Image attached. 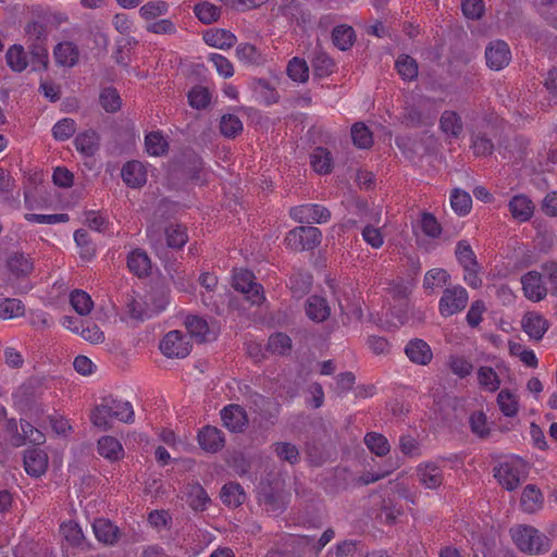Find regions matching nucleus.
<instances>
[{
	"mask_svg": "<svg viewBox=\"0 0 557 557\" xmlns=\"http://www.w3.org/2000/svg\"><path fill=\"white\" fill-rule=\"evenodd\" d=\"M95 426L107 431L111 428V420L124 423L134 421V410L129 401L107 396L95 407L90 414Z\"/></svg>",
	"mask_w": 557,
	"mask_h": 557,
	"instance_id": "f257e3e1",
	"label": "nucleus"
},
{
	"mask_svg": "<svg viewBox=\"0 0 557 557\" xmlns=\"http://www.w3.org/2000/svg\"><path fill=\"white\" fill-rule=\"evenodd\" d=\"M512 541L522 552L531 555L543 554L549 550V539L537 529L530 525H518L510 530Z\"/></svg>",
	"mask_w": 557,
	"mask_h": 557,
	"instance_id": "f03ea898",
	"label": "nucleus"
},
{
	"mask_svg": "<svg viewBox=\"0 0 557 557\" xmlns=\"http://www.w3.org/2000/svg\"><path fill=\"white\" fill-rule=\"evenodd\" d=\"M322 233L315 226H297L285 237L288 248L294 251L312 250L321 243Z\"/></svg>",
	"mask_w": 557,
	"mask_h": 557,
	"instance_id": "7ed1b4c3",
	"label": "nucleus"
},
{
	"mask_svg": "<svg viewBox=\"0 0 557 557\" xmlns=\"http://www.w3.org/2000/svg\"><path fill=\"white\" fill-rule=\"evenodd\" d=\"M245 389L244 396L249 408L258 414L261 421L274 424L278 416L280 405L260 393L251 391L248 386Z\"/></svg>",
	"mask_w": 557,
	"mask_h": 557,
	"instance_id": "20e7f679",
	"label": "nucleus"
},
{
	"mask_svg": "<svg viewBox=\"0 0 557 557\" xmlns=\"http://www.w3.org/2000/svg\"><path fill=\"white\" fill-rule=\"evenodd\" d=\"M255 275L248 270H240L233 276V287L245 294L252 305H260L264 300L263 287L256 283Z\"/></svg>",
	"mask_w": 557,
	"mask_h": 557,
	"instance_id": "39448f33",
	"label": "nucleus"
},
{
	"mask_svg": "<svg viewBox=\"0 0 557 557\" xmlns=\"http://www.w3.org/2000/svg\"><path fill=\"white\" fill-rule=\"evenodd\" d=\"M494 476L504 488L513 491L525 478L524 466L520 461L503 462L494 469Z\"/></svg>",
	"mask_w": 557,
	"mask_h": 557,
	"instance_id": "423d86ee",
	"label": "nucleus"
},
{
	"mask_svg": "<svg viewBox=\"0 0 557 557\" xmlns=\"http://www.w3.org/2000/svg\"><path fill=\"white\" fill-rule=\"evenodd\" d=\"M161 352L168 358H185L190 352V343L178 330L170 331L160 343Z\"/></svg>",
	"mask_w": 557,
	"mask_h": 557,
	"instance_id": "0eeeda50",
	"label": "nucleus"
},
{
	"mask_svg": "<svg viewBox=\"0 0 557 557\" xmlns=\"http://www.w3.org/2000/svg\"><path fill=\"white\" fill-rule=\"evenodd\" d=\"M468 302V293L462 286L446 288L440 299V312L444 317H450L463 310Z\"/></svg>",
	"mask_w": 557,
	"mask_h": 557,
	"instance_id": "6e6552de",
	"label": "nucleus"
},
{
	"mask_svg": "<svg viewBox=\"0 0 557 557\" xmlns=\"http://www.w3.org/2000/svg\"><path fill=\"white\" fill-rule=\"evenodd\" d=\"M486 64L490 69L499 71L511 60L509 46L503 40L492 41L485 49Z\"/></svg>",
	"mask_w": 557,
	"mask_h": 557,
	"instance_id": "1a4fd4ad",
	"label": "nucleus"
},
{
	"mask_svg": "<svg viewBox=\"0 0 557 557\" xmlns=\"http://www.w3.org/2000/svg\"><path fill=\"white\" fill-rule=\"evenodd\" d=\"M521 284L524 296L532 301L543 300L548 288L545 286L542 273L536 271H530L521 277Z\"/></svg>",
	"mask_w": 557,
	"mask_h": 557,
	"instance_id": "9d476101",
	"label": "nucleus"
},
{
	"mask_svg": "<svg viewBox=\"0 0 557 557\" xmlns=\"http://www.w3.org/2000/svg\"><path fill=\"white\" fill-rule=\"evenodd\" d=\"M550 326L549 321L536 311L527 312L521 320V327L533 341H541Z\"/></svg>",
	"mask_w": 557,
	"mask_h": 557,
	"instance_id": "9b49d317",
	"label": "nucleus"
},
{
	"mask_svg": "<svg viewBox=\"0 0 557 557\" xmlns=\"http://www.w3.org/2000/svg\"><path fill=\"white\" fill-rule=\"evenodd\" d=\"M419 483L425 488L436 490L444 481L443 469L435 462H422L416 468Z\"/></svg>",
	"mask_w": 557,
	"mask_h": 557,
	"instance_id": "f8f14e48",
	"label": "nucleus"
},
{
	"mask_svg": "<svg viewBox=\"0 0 557 557\" xmlns=\"http://www.w3.org/2000/svg\"><path fill=\"white\" fill-rule=\"evenodd\" d=\"M221 419L224 426L233 433H240L248 424V417L245 409L237 405L231 404L221 410Z\"/></svg>",
	"mask_w": 557,
	"mask_h": 557,
	"instance_id": "ddd939ff",
	"label": "nucleus"
},
{
	"mask_svg": "<svg viewBox=\"0 0 557 557\" xmlns=\"http://www.w3.org/2000/svg\"><path fill=\"white\" fill-rule=\"evenodd\" d=\"M199 446L208 453H216L224 447L225 438L222 431L215 426L207 425L197 435Z\"/></svg>",
	"mask_w": 557,
	"mask_h": 557,
	"instance_id": "4468645a",
	"label": "nucleus"
},
{
	"mask_svg": "<svg viewBox=\"0 0 557 557\" xmlns=\"http://www.w3.org/2000/svg\"><path fill=\"white\" fill-rule=\"evenodd\" d=\"M25 471L32 476H40L48 468V456L39 448H29L24 454Z\"/></svg>",
	"mask_w": 557,
	"mask_h": 557,
	"instance_id": "2eb2a0df",
	"label": "nucleus"
},
{
	"mask_svg": "<svg viewBox=\"0 0 557 557\" xmlns=\"http://www.w3.org/2000/svg\"><path fill=\"white\" fill-rule=\"evenodd\" d=\"M124 183L132 188H139L147 182V172L144 164L133 160L126 162L121 171Z\"/></svg>",
	"mask_w": 557,
	"mask_h": 557,
	"instance_id": "dca6fc26",
	"label": "nucleus"
},
{
	"mask_svg": "<svg viewBox=\"0 0 557 557\" xmlns=\"http://www.w3.org/2000/svg\"><path fill=\"white\" fill-rule=\"evenodd\" d=\"M405 354L410 361L421 366L428 364L433 358L431 347L420 338L411 339L405 348Z\"/></svg>",
	"mask_w": 557,
	"mask_h": 557,
	"instance_id": "f3484780",
	"label": "nucleus"
},
{
	"mask_svg": "<svg viewBox=\"0 0 557 557\" xmlns=\"http://www.w3.org/2000/svg\"><path fill=\"white\" fill-rule=\"evenodd\" d=\"M92 530L97 540L107 545H114L120 537L119 528L108 519H96L92 523Z\"/></svg>",
	"mask_w": 557,
	"mask_h": 557,
	"instance_id": "a211bd4d",
	"label": "nucleus"
},
{
	"mask_svg": "<svg viewBox=\"0 0 557 557\" xmlns=\"http://www.w3.org/2000/svg\"><path fill=\"white\" fill-rule=\"evenodd\" d=\"M53 55L57 64L73 67L78 62L79 50L75 44L63 41L55 46Z\"/></svg>",
	"mask_w": 557,
	"mask_h": 557,
	"instance_id": "6ab92c4d",
	"label": "nucleus"
},
{
	"mask_svg": "<svg viewBox=\"0 0 557 557\" xmlns=\"http://www.w3.org/2000/svg\"><path fill=\"white\" fill-rule=\"evenodd\" d=\"M331 313V309L325 298L317 295L310 296L306 301V314L314 322L325 321Z\"/></svg>",
	"mask_w": 557,
	"mask_h": 557,
	"instance_id": "aec40b11",
	"label": "nucleus"
},
{
	"mask_svg": "<svg viewBox=\"0 0 557 557\" xmlns=\"http://www.w3.org/2000/svg\"><path fill=\"white\" fill-rule=\"evenodd\" d=\"M60 532L66 543L79 549L88 547L82 528L74 521L64 522L60 527Z\"/></svg>",
	"mask_w": 557,
	"mask_h": 557,
	"instance_id": "412c9836",
	"label": "nucleus"
},
{
	"mask_svg": "<svg viewBox=\"0 0 557 557\" xmlns=\"http://www.w3.org/2000/svg\"><path fill=\"white\" fill-rule=\"evenodd\" d=\"M74 145L85 157H92L99 149V136L92 129L86 131L75 137Z\"/></svg>",
	"mask_w": 557,
	"mask_h": 557,
	"instance_id": "4be33fe9",
	"label": "nucleus"
},
{
	"mask_svg": "<svg viewBox=\"0 0 557 557\" xmlns=\"http://www.w3.org/2000/svg\"><path fill=\"white\" fill-rule=\"evenodd\" d=\"M509 210L516 220L525 222L533 215L534 205L527 196L517 195L509 201Z\"/></svg>",
	"mask_w": 557,
	"mask_h": 557,
	"instance_id": "5701e85b",
	"label": "nucleus"
},
{
	"mask_svg": "<svg viewBox=\"0 0 557 557\" xmlns=\"http://www.w3.org/2000/svg\"><path fill=\"white\" fill-rule=\"evenodd\" d=\"M440 128L445 134L458 138L463 132L461 116L456 111L445 110L440 117Z\"/></svg>",
	"mask_w": 557,
	"mask_h": 557,
	"instance_id": "b1692460",
	"label": "nucleus"
},
{
	"mask_svg": "<svg viewBox=\"0 0 557 557\" xmlns=\"http://www.w3.org/2000/svg\"><path fill=\"white\" fill-rule=\"evenodd\" d=\"M543 494L533 484H529L524 487L521 495V507L523 511L528 513H534L540 510L543 506Z\"/></svg>",
	"mask_w": 557,
	"mask_h": 557,
	"instance_id": "393cba45",
	"label": "nucleus"
},
{
	"mask_svg": "<svg viewBox=\"0 0 557 557\" xmlns=\"http://www.w3.org/2000/svg\"><path fill=\"white\" fill-rule=\"evenodd\" d=\"M127 267L131 272L141 277L149 274L151 262L144 250L135 249L127 257Z\"/></svg>",
	"mask_w": 557,
	"mask_h": 557,
	"instance_id": "a878e982",
	"label": "nucleus"
},
{
	"mask_svg": "<svg viewBox=\"0 0 557 557\" xmlns=\"http://www.w3.org/2000/svg\"><path fill=\"white\" fill-rule=\"evenodd\" d=\"M7 268L15 277L27 276L33 271L32 260L21 252H14L7 260Z\"/></svg>",
	"mask_w": 557,
	"mask_h": 557,
	"instance_id": "bb28decb",
	"label": "nucleus"
},
{
	"mask_svg": "<svg viewBox=\"0 0 557 557\" xmlns=\"http://www.w3.org/2000/svg\"><path fill=\"white\" fill-rule=\"evenodd\" d=\"M203 40L211 47L219 49H230L236 44V36L230 30L214 29L207 32L203 35Z\"/></svg>",
	"mask_w": 557,
	"mask_h": 557,
	"instance_id": "cd10ccee",
	"label": "nucleus"
},
{
	"mask_svg": "<svg viewBox=\"0 0 557 557\" xmlns=\"http://www.w3.org/2000/svg\"><path fill=\"white\" fill-rule=\"evenodd\" d=\"M186 502L195 511H203L207 509L210 498L205 488L196 483L187 486Z\"/></svg>",
	"mask_w": 557,
	"mask_h": 557,
	"instance_id": "c85d7f7f",
	"label": "nucleus"
},
{
	"mask_svg": "<svg viewBox=\"0 0 557 557\" xmlns=\"http://www.w3.org/2000/svg\"><path fill=\"white\" fill-rule=\"evenodd\" d=\"M246 495L238 483L230 482L221 490V499L224 505L236 508L245 502Z\"/></svg>",
	"mask_w": 557,
	"mask_h": 557,
	"instance_id": "c756f323",
	"label": "nucleus"
},
{
	"mask_svg": "<svg viewBox=\"0 0 557 557\" xmlns=\"http://www.w3.org/2000/svg\"><path fill=\"white\" fill-rule=\"evenodd\" d=\"M332 40L339 50L346 51L356 40L355 30L346 24L338 25L332 32Z\"/></svg>",
	"mask_w": 557,
	"mask_h": 557,
	"instance_id": "7c9ffc66",
	"label": "nucleus"
},
{
	"mask_svg": "<svg viewBox=\"0 0 557 557\" xmlns=\"http://www.w3.org/2000/svg\"><path fill=\"white\" fill-rule=\"evenodd\" d=\"M146 151L153 157L166 154L169 143L161 132H151L145 137Z\"/></svg>",
	"mask_w": 557,
	"mask_h": 557,
	"instance_id": "2f4dec72",
	"label": "nucleus"
},
{
	"mask_svg": "<svg viewBox=\"0 0 557 557\" xmlns=\"http://www.w3.org/2000/svg\"><path fill=\"white\" fill-rule=\"evenodd\" d=\"M98 453L110 460H117L123 456L121 443L113 436H102L98 441Z\"/></svg>",
	"mask_w": 557,
	"mask_h": 557,
	"instance_id": "473e14b6",
	"label": "nucleus"
},
{
	"mask_svg": "<svg viewBox=\"0 0 557 557\" xmlns=\"http://www.w3.org/2000/svg\"><path fill=\"white\" fill-rule=\"evenodd\" d=\"M185 326L189 335L197 342L202 343L207 341L209 325L205 319L198 315H188L185 320Z\"/></svg>",
	"mask_w": 557,
	"mask_h": 557,
	"instance_id": "72a5a7b5",
	"label": "nucleus"
},
{
	"mask_svg": "<svg viewBox=\"0 0 557 557\" xmlns=\"http://www.w3.org/2000/svg\"><path fill=\"white\" fill-rule=\"evenodd\" d=\"M311 165L319 174H327L332 171V154L323 147H317L311 153Z\"/></svg>",
	"mask_w": 557,
	"mask_h": 557,
	"instance_id": "f704fd0d",
	"label": "nucleus"
},
{
	"mask_svg": "<svg viewBox=\"0 0 557 557\" xmlns=\"http://www.w3.org/2000/svg\"><path fill=\"white\" fill-rule=\"evenodd\" d=\"M280 460L296 465L300 460V454L296 445L288 442H276L271 446Z\"/></svg>",
	"mask_w": 557,
	"mask_h": 557,
	"instance_id": "c9c22d12",
	"label": "nucleus"
},
{
	"mask_svg": "<svg viewBox=\"0 0 557 557\" xmlns=\"http://www.w3.org/2000/svg\"><path fill=\"white\" fill-rule=\"evenodd\" d=\"M5 59L8 65L14 72H23L28 65L24 48L18 45H14L9 48L5 53Z\"/></svg>",
	"mask_w": 557,
	"mask_h": 557,
	"instance_id": "e433bc0d",
	"label": "nucleus"
},
{
	"mask_svg": "<svg viewBox=\"0 0 557 557\" xmlns=\"http://www.w3.org/2000/svg\"><path fill=\"white\" fill-rule=\"evenodd\" d=\"M166 245L174 249L182 248L188 240L186 227L180 224H171L165 228Z\"/></svg>",
	"mask_w": 557,
	"mask_h": 557,
	"instance_id": "4c0bfd02",
	"label": "nucleus"
},
{
	"mask_svg": "<svg viewBox=\"0 0 557 557\" xmlns=\"http://www.w3.org/2000/svg\"><path fill=\"white\" fill-rule=\"evenodd\" d=\"M70 302L79 315H87L94 306L91 297L82 289H75L71 293Z\"/></svg>",
	"mask_w": 557,
	"mask_h": 557,
	"instance_id": "58836bf2",
	"label": "nucleus"
},
{
	"mask_svg": "<svg viewBox=\"0 0 557 557\" xmlns=\"http://www.w3.org/2000/svg\"><path fill=\"white\" fill-rule=\"evenodd\" d=\"M312 277L308 273L296 272L289 278V288L293 296L301 298L311 288Z\"/></svg>",
	"mask_w": 557,
	"mask_h": 557,
	"instance_id": "ea45409f",
	"label": "nucleus"
},
{
	"mask_svg": "<svg viewBox=\"0 0 557 557\" xmlns=\"http://www.w3.org/2000/svg\"><path fill=\"white\" fill-rule=\"evenodd\" d=\"M478 382L482 388L488 392H496L500 386L499 376L491 367H480L478 369Z\"/></svg>",
	"mask_w": 557,
	"mask_h": 557,
	"instance_id": "a19ab883",
	"label": "nucleus"
},
{
	"mask_svg": "<svg viewBox=\"0 0 557 557\" xmlns=\"http://www.w3.org/2000/svg\"><path fill=\"white\" fill-rule=\"evenodd\" d=\"M364 444L376 456H385L389 453V444L387 438L375 432H370L364 436Z\"/></svg>",
	"mask_w": 557,
	"mask_h": 557,
	"instance_id": "79ce46f5",
	"label": "nucleus"
},
{
	"mask_svg": "<svg viewBox=\"0 0 557 557\" xmlns=\"http://www.w3.org/2000/svg\"><path fill=\"white\" fill-rule=\"evenodd\" d=\"M74 332L78 333L85 341L91 344H100L104 341V333L99 329L96 323L90 321L83 322L81 329L75 326L72 329Z\"/></svg>",
	"mask_w": 557,
	"mask_h": 557,
	"instance_id": "37998d69",
	"label": "nucleus"
},
{
	"mask_svg": "<svg viewBox=\"0 0 557 557\" xmlns=\"http://www.w3.org/2000/svg\"><path fill=\"white\" fill-rule=\"evenodd\" d=\"M194 13L203 24H211L219 20L221 11L216 5L203 1L194 7Z\"/></svg>",
	"mask_w": 557,
	"mask_h": 557,
	"instance_id": "c03bdc74",
	"label": "nucleus"
},
{
	"mask_svg": "<svg viewBox=\"0 0 557 557\" xmlns=\"http://www.w3.org/2000/svg\"><path fill=\"white\" fill-rule=\"evenodd\" d=\"M287 75L295 82L305 83L309 78V67L307 62L300 58H293L286 69Z\"/></svg>",
	"mask_w": 557,
	"mask_h": 557,
	"instance_id": "a18cd8bd",
	"label": "nucleus"
},
{
	"mask_svg": "<svg viewBox=\"0 0 557 557\" xmlns=\"http://www.w3.org/2000/svg\"><path fill=\"white\" fill-rule=\"evenodd\" d=\"M25 307L15 298L0 299V319L8 320L23 315Z\"/></svg>",
	"mask_w": 557,
	"mask_h": 557,
	"instance_id": "49530a36",
	"label": "nucleus"
},
{
	"mask_svg": "<svg viewBox=\"0 0 557 557\" xmlns=\"http://www.w3.org/2000/svg\"><path fill=\"white\" fill-rule=\"evenodd\" d=\"M296 211L306 212L307 221H312L318 224L326 223L331 218L330 210L321 205H305L298 207L295 212Z\"/></svg>",
	"mask_w": 557,
	"mask_h": 557,
	"instance_id": "de8ad7c7",
	"label": "nucleus"
},
{
	"mask_svg": "<svg viewBox=\"0 0 557 557\" xmlns=\"http://www.w3.org/2000/svg\"><path fill=\"white\" fill-rule=\"evenodd\" d=\"M313 72L317 76L324 77L333 73L334 62L323 51H317L311 61Z\"/></svg>",
	"mask_w": 557,
	"mask_h": 557,
	"instance_id": "09e8293b",
	"label": "nucleus"
},
{
	"mask_svg": "<svg viewBox=\"0 0 557 557\" xmlns=\"http://www.w3.org/2000/svg\"><path fill=\"white\" fill-rule=\"evenodd\" d=\"M497 404L506 417H515L518 412V399L509 389H502L499 392Z\"/></svg>",
	"mask_w": 557,
	"mask_h": 557,
	"instance_id": "8fccbe9b",
	"label": "nucleus"
},
{
	"mask_svg": "<svg viewBox=\"0 0 557 557\" xmlns=\"http://www.w3.org/2000/svg\"><path fill=\"white\" fill-rule=\"evenodd\" d=\"M258 499L259 504L263 506L268 512L278 513L284 510V503L282 497L271 490L260 493Z\"/></svg>",
	"mask_w": 557,
	"mask_h": 557,
	"instance_id": "3c124183",
	"label": "nucleus"
},
{
	"mask_svg": "<svg viewBox=\"0 0 557 557\" xmlns=\"http://www.w3.org/2000/svg\"><path fill=\"white\" fill-rule=\"evenodd\" d=\"M450 205L456 213L466 215L471 209V196L467 191L456 188L451 193Z\"/></svg>",
	"mask_w": 557,
	"mask_h": 557,
	"instance_id": "603ef678",
	"label": "nucleus"
},
{
	"mask_svg": "<svg viewBox=\"0 0 557 557\" xmlns=\"http://www.w3.org/2000/svg\"><path fill=\"white\" fill-rule=\"evenodd\" d=\"M456 258L462 268L478 264L475 253L467 240H459L455 250Z\"/></svg>",
	"mask_w": 557,
	"mask_h": 557,
	"instance_id": "864d4df0",
	"label": "nucleus"
},
{
	"mask_svg": "<svg viewBox=\"0 0 557 557\" xmlns=\"http://www.w3.org/2000/svg\"><path fill=\"white\" fill-rule=\"evenodd\" d=\"M220 131L223 136L234 138L242 133L243 123L236 115L226 114L221 119Z\"/></svg>",
	"mask_w": 557,
	"mask_h": 557,
	"instance_id": "5fc2aeb1",
	"label": "nucleus"
},
{
	"mask_svg": "<svg viewBox=\"0 0 557 557\" xmlns=\"http://www.w3.org/2000/svg\"><path fill=\"white\" fill-rule=\"evenodd\" d=\"M99 101L107 112H116L122 103L119 92L112 87H107L101 90Z\"/></svg>",
	"mask_w": 557,
	"mask_h": 557,
	"instance_id": "6e6d98bb",
	"label": "nucleus"
},
{
	"mask_svg": "<svg viewBox=\"0 0 557 557\" xmlns=\"http://www.w3.org/2000/svg\"><path fill=\"white\" fill-rule=\"evenodd\" d=\"M268 350L277 355H285L292 348V339L284 333H276L269 337Z\"/></svg>",
	"mask_w": 557,
	"mask_h": 557,
	"instance_id": "4d7b16f0",
	"label": "nucleus"
},
{
	"mask_svg": "<svg viewBox=\"0 0 557 557\" xmlns=\"http://www.w3.org/2000/svg\"><path fill=\"white\" fill-rule=\"evenodd\" d=\"M396 69L404 79L411 81L418 76V64L409 55H400L396 61Z\"/></svg>",
	"mask_w": 557,
	"mask_h": 557,
	"instance_id": "13d9d810",
	"label": "nucleus"
},
{
	"mask_svg": "<svg viewBox=\"0 0 557 557\" xmlns=\"http://www.w3.org/2000/svg\"><path fill=\"white\" fill-rule=\"evenodd\" d=\"M236 55L242 62L248 64H259L262 60L261 52L256 48V46L248 42L237 46Z\"/></svg>",
	"mask_w": 557,
	"mask_h": 557,
	"instance_id": "bf43d9fd",
	"label": "nucleus"
},
{
	"mask_svg": "<svg viewBox=\"0 0 557 557\" xmlns=\"http://www.w3.org/2000/svg\"><path fill=\"white\" fill-rule=\"evenodd\" d=\"M351 138L354 144L359 148H369L373 143L370 129L362 123L352 125Z\"/></svg>",
	"mask_w": 557,
	"mask_h": 557,
	"instance_id": "052dcab7",
	"label": "nucleus"
},
{
	"mask_svg": "<svg viewBox=\"0 0 557 557\" xmlns=\"http://www.w3.org/2000/svg\"><path fill=\"white\" fill-rule=\"evenodd\" d=\"M76 132V123L73 119H62L57 122L52 128L53 137L57 140H66L71 138Z\"/></svg>",
	"mask_w": 557,
	"mask_h": 557,
	"instance_id": "680f3d73",
	"label": "nucleus"
},
{
	"mask_svg": "<svg viewBox=\"0 0 557 557\" xmlns=\"http://www.w3.org/2000/svg\"><path fill=\"white\" fill-rule=\"evenodd\" d=\"M449 280V274L444 269H432L424 275L423 286L425 289H434L445 285Z\"/></svg>",
	"mask_w": 557,
	"mask_h": 557,
	"instance_id": "e2e57ef3",
	"label": "nucleus"
},
{
	"mask_svg": "<svg viewBox=\"0 0 557 557\" xmlns=\"http://www.w3.org/2000/svg\"><path fill=\"white\" fill-rule=\"evenodd\" d=\"M169 5L164 1H150L145 3L139 13L145 20H153L158 16L164 15L168 12Z\"/></svg>",
	"mask_w": 557,
	"mask_h": 557,
	"instance_id": "0e129e2a",
	"label": "nucleus"
},
{
	"mask_svg": "<svg viewBox=\"0 0 557 557\" xmlns=\"http://www.w3.org/2000/svg\"><path fill=\"white\" fill-rule=\"evenodd\" d=\"M21 429H22L21 437H23V445L26 442H29L34 445H41L45 443V441H46L45 434L40 430L33 426L29 422L21 421Z\"/></svg>",
	"mask_w": 557,
	"mask_h": 557,
	"instance_id": "69168bd1",
	"label": "nucleus"
},
{
	"mask_svg": "<svg viewBox=\"0 0 557 557\" xmlns=\"http://www.w3.org/2000/svg\"><path fill=\"white\" fill-rule=\"evenodd\" d=\"M471 148L476 157H486L493 153L494 145L485 135L476 134L472 136Z\"/></svg>",
	"mask_w": 557,
	"mask_h": 557,
	"instance_id": "338daca9",
	"label": "nucleus"
},
{
	"mask_svg": "<svg viewBox=\"0 0 557 557\" xmlns=\"http://www.w3.org/2000/svg\"><path fill=\"white\" fill-rule=\"evenodd\" d=\"M542 275L549 285L550 295L557 297V263L553 261L544 263L542 265Z\"/></svg>",
	"mask_w": 557,
	"mask_h": 557,
	"instance_id": "774afa93",
	"label": "nucleus"
}]
</instances>
